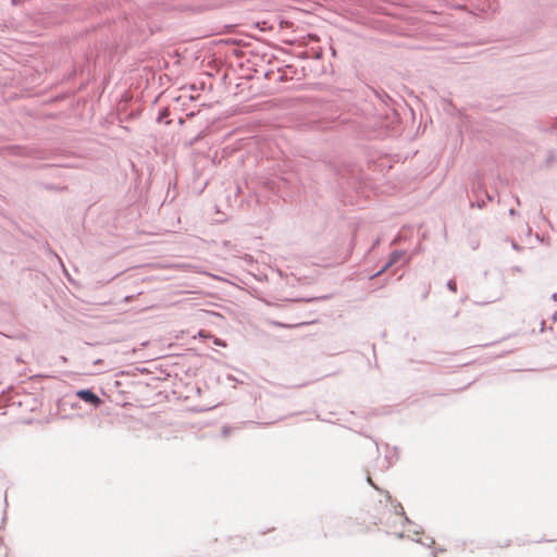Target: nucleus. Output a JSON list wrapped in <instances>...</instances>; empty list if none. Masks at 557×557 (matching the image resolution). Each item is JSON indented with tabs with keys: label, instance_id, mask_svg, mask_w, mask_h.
<instances>
[{
	"label": "nucleus",
	"instance_id": "1a4fd4ad",
	"mask_svg": "<svg viewBox=\"0 0 557 557\" xmlns=\"http://www.w3.org/2000/svg\"><path fill=\"white\" fill-rule=\"evenodd\" d=\"M199 335H200V336H203V337H206V336H207V335H205L203 331H200V332H199Z\"/></svg>",
	"mask_w": 557,
	"mask_h": 557
},
{
	"label": "nucleus",
	"instance_id": "0eeeda50",
	"mask_svg": "<svg viewBox=\"0 0 557 557\" xmlns=\"http://www.w3.org/2000/svg\"><path fill=\"white\" fill-rule=\"evenodd\" d=\"M509 213H510L511 215H515V214H516V210L510 209V210H509Z\"/></svg>",
	"mask_w": 557,
	"mask_h": 557
},
{
	"label": "nucleus",
	"instance_id": "20e7f679",
	"mask_svg": "<svg viewBox=\"0 0 557 557\" xmlns=\"http://www.w3.org/2000/svg\"><path fill=\"white\" fill-rule=\"evenodd\" d=\"M447 288L453 292V293H456L457 292V283L455 280H449L446 284Z\"/></svg>",
	"mask_w": 557,
	"mask_h": 557
},
{
	"label": "nucleus",
	"instance_id": "f257e3e1",
	"mask_svg": "<svg viewBox=\"0 0 557 557\" xmlns=\"http://www.w3.org/2000/svg\"><path fill=\"white\" fill-rule=\"evenodd\" d=\"M76 396L79 399L84 400L85 403H88L95 407H98L102 403L100 397L91 389H79L76 392Z\"/></svg>",
	"mask_w": 557,
	"mask_h": 557
},
{
	"label": "nucleus",
	"instance_id": "39448f33",
	"mask_svg": "<svg viewBox=\"0 0 557 557\" xmlns=\"http://www.w3.org/2000/svg\"><path fill=\"white\" fill-rule=\"evenodd\" d=\"M430 289H431L430 284H428V285H425V286H424L423 294H422V298H423V299H425V298L429 296V294H430Z\"/></svg>",
	"mask_w": 557,
	"mask_h": 557
},
{
	"label": "nucleus",
	"instance_id": "423d86ee",
	"mask_svg": "<svg viewBox=\"0 0 557 557\" xmlns=\"http://www.w3.org/2000/svg\"><path fill=\"white\" fill-rule=\"evenodd\" d=\"M214 344L220 345V346H225V344L222 343V341L218 339V338L214 339Z\"/></svg>",
	"mask_w": 557,
	"mask_h": 557
},
{
	"label": "nucleus",
	"instance_id": "7ed1b4c3",
	"mask_svg": "<svg viewBox=\"0 0 557 557\" xmlns=\"http://www.w3.org/2000/svg\"><path fill=\"white\" fill-rule=\"evenodd\" d=\"M272 324L275 325V326H278V327L294 329V327H299V326H302V325H308V324H310V322L302 321V322H296V323H282V322H278V321H273Z\"/></svg>",
	"mask_w": 557,
	"mask_h": 557
},
{
	"label": "nucleus",
	"instance_id": "f03ea898",
	"mask_svg": "<svg viewBox=\"0 0 557 557\" xmlns=\"http://www.w3.org/2000/svg\"><path fill=\"white\" fill-rule=\"evenodd\" d=\"M404 256H405V252L401 251V250L393 251L391 257H389V260L385 263V265L381 270H379L377 272L372 274L371 278L377 277L381 274H383L387 269H389L392 265H394L396 262H398V260L400 258H403Z\"/></svg>",
	"mask_w": 557,
	"mask_h": 557
},
{
	"label": "nucleus",
	"instance_id": "9d476101",
	"mask_svg": "<svg viewBox=\"0 0 557 557\" xmlns=\"http://www.w3.org/2000/svg\"><path fill=\"white\" fill-rule=\"evenodd\" d=\"M510 545V541H507L506 544L504 545L505 547L509 546Z\"/></svg>",
	"mask_w": 557,
	"mask_h": 557
},
{
	"label": "nucleus",
	"instance_id": "6e6552de",
	"mask_svg": "<svg viewBox=\"0 0 557 557\" xmlns=\"http://www.w3.org/2000/svg\"><path fill=\"white\" fill-rule=\"evenodd\" d=\"M368 482H369L372 486H374V487H375V485L373 484V482H372V480H371V478H370V476L368 478Z\"/></svg>",
	"mask_w": 557,
	"mask_h": 557
}]
</instances>
